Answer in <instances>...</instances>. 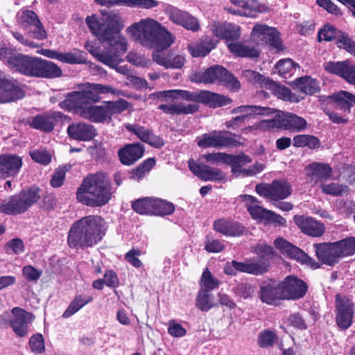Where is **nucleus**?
Listing matches in <instances>:
<instances>
[{
    "mask_svg": "<svg viewBox=\"0 0 355 355\" xmlns=\"http://www.w3.org/2000/svg\"><path fill=\"white\" fill-rule=\"evenodd\" d=\"M130 37L139 44L155 51L169 48L175 42V37L164 26L151 18L135 22L127 28Z\"/></svg>",
    "mask_w": 355,
    "mask_h": 355,
    "instance_id": "nucleus-1",
    "label": "nucleus"
},
{
    "mask_svg": "<svg viewBox=\"0 0 355 355\" xmlns=\"http://www.w3.org/2000/svg\"><path fill=\"white\" fill-rule=\"evenodd\" d=\"M104 235V220L98 216H87L75 222L67 238L70 248H85L97 244Z\"/></svg>",
    "mask_w": 355,
    "mask_h": 355,
    "instance_id": "nucleus-2",
    "label": "nucleus"
},
{
    "mask_svg": "<svg viewBox=\"0 0 355 355\" xmlns=\"http://www.w3.org/2000/svg\"><path fill=\"white\" fill-rule=\"evenodd\" d=\"M110 183L103 173L87 175L76 192L78 202L90 207H102L112 198Z\"/></svg>",
    "mask_w": 355,
    "mask_h": 355,
    "instance_id": "nucleus-3",
    "label": "nucleus"
},
{
    "mask_svg": "<svg viewBox=\"0 0 355 355\" xmlns=\"http://www.w3.org/2000/svg\"><path fill=\"white\" fill-rule=\"evenodd\" d=\"M85 22L89 30L101 42L111 41L119 45L121 52H126L128 43L126 39L120 33L123 25L116 17H107L98 20L95 15L89 16Z\"/></svg>",
    "mask_w": 355,
    "mask_h": 355,
    "instance_id": "nucleus-4",
    "label": "nucleus"
},
{
    "mask_svg": "<svg viewBox=\"0 0 355 355\" xmlns=\"http://www.w3.org/2000/svg\"><path fill=\"white\" fill-rule=\"evenodd\" d=\"M40 189L33 187L27 191L11 196L8 202L0 205V211L6 214H20L27 211L40 198Z\"/></svg>",
    "mask_w": 355,
    "mask_h": 355,
    "instance_id": "nucleus-5",
    "label": "nucleus"
},
{
    "mask_svg": "<svg viewBox=\"0 0 355 355\" xmlns=\"http://www.w3.org/2000/svg\"><path fill=\"white\" fill-rule=\"evenodd\" d=\"M34 320L33 314L15 307L11 313L5 312L1 315L3 324H9L14 333L19 337H24L29 332V324Z\"/></svg>",
    "mask_w": 355,
    "mask_h": 355,
    "instance_id": "nucleus-6",
    "label": "nucleus"
},
{
    "mask_svg": "<svg viewBox=\"0 0 355 355\" xmlns=\"http://www.w3.org/2000/svg\"><path fill=\"white\" fill-rule=\"evenodd\" d=\"M17 20L19 25L30 37L39 41L47 38V31L34 11L21 10L17 14Z\"/></svg>",
    "mask_w": 355,
    "mask_h": 355,
    "instance_id": "nucleus-7",
    "label": "nucleus"
},
{
    "mask_svg": "<svg viewBox=\"0 0 355 355\" xmlns=\"http://www.w3.org/2000/svg\"><path fill=\"white\" fill-rule=\"evenodd\" d=\"M230 132L213 131L203 134L198 137L197 144L201 148H223L234 147L240 146L241 143L236 141Z\"/></svg>",
    "mask_w": 355,
    "mask_h": 355,
    "instance_id": "nucleus-8",
    "label": "nucleus"
},
{
    "mask_svg": "<svg viewBox=\"0 0 355 355\" xmlns=\"http://www.w3.org/2000/svg\"><path fill=\"white\" fill-rule=\"evenodd\" d=\"M199 81L206 84L218 81L235 90L239 89L241 87L239 81L232 73H230L225 68L218 65L208 68L201 74Z\"/></svg>",
    "mask_w": 355,
    "mask_h": 355,
    "instance_id": "nucleus-9",
    "label": "nucleus"
},
{
    "mask_svg": "<svg viewBox=\"0 0 355 355\" xmlns=\"http://www.w3.org/2000/svg\"><path fill=\"white\" fill-rule=\"evenodd\" d=\"M291 191V184L284 180H275L270 184H259L256 186V191L259 195L275 202L288 198Z\"/></svg>",
    "mask_w": 355,
    "mask_h": 355,
    "instance_id": "nucleus-10",
    "label": "nucleus"
},
{
    "mask_svg": "<svg viewBox=\"0 0 355 355\" xmlns=\"http://www.w3.org/2000/svg\"><path fill=\"white\" fill-rule=\"evenodd\" d=\"M261 123L262 126L268 128L277 127L296 131L304 130L306 126L305 119L290 112H282L281 114L276 116L275 119L262 121Z\"/></svg>",
    "mask_w": 355,
    "mask_h": 355,
    "instance_id": "nucleus-11",
    "label": "nucleus"
},
{
    "mask_svg": "<svg viewBox=\"0 0 355 355\" xmlns=\"http://www.w3.org/2000/svg\"><path fill=\"white\" fill-rule=\"evenodd\" d=\"M40 58L17 53L9 60V67L23 75L38 78Z\"/></svg>",
    "mask_w": 355,
    "mask_h": 355,
    "instance_id": "nucleus-12",
    "label": "nucleus"
},
{
    "mask_svg": "<svg viewBox=\"0 0 355 355\" xmlns=\"http://www.w3.org/2000/svg\"><path fill=\"white\" fill-rule=\"evenodd\" d=\"M252 37L253 40H256L257 44L261 42V44H270L277 51L284 49L279 34L275 28L257 24L252 29Z\"/></svg>",
    "mask_w": 355,
    "mask_h": 355,
    "instance_id": "nucleus-13",
    "label": "nucleus"
},
{
    "mask_svg": "<svg viewBox=\"0 0 355 355\" xmlns=\"http://www.w3.org/2000/svg\"><path fill=\"white\" fill-rule=\"evenodd\" d=\"M274 244L284 254L303 263L309 264L313 268H318L320 264L299 248L282 238L275 239Z\"/></svg>",
    "mask_w": 355,
    "mask_h": 355,
    "instance_id": "nucleus-14",
    "label": "nucleus"
},
{
    "mask_svg": "<svg viewBox=\"0 0 355 355\" xmlns=\"http://www.w3.org/2000/svg\"><path fill=\"white\" fill-rule=\"evenodd\" d=\"M67 119L60 112H49L28 119L27 123L33 129L49 132L54 129L55 122L62 121Z\"/></svg>",
    "mask_w": 355,
    "mask_h": 355,
    "instance_id": "nucleus-15",
    "label": "nucleus"
},
{
    "mask_svg": "<svg viewBox=\"0 0 355 355\" xmlns=\"http://www.w3.org/2000/svg\"><path fill=\"white\" fill-rule=\"evenodd\" d=\"M109 43L108 49L106 51H100L98 48L92 45H87V50L94 55L99 62L109 66L115 67L119 60V56L125 52L119 51V45L114 42L107 41Z\"/></svg>",
    "mask_w": 355,
    "mask_h": 355,
    "instance_id": "nucleus-16",
    "label": "nucleus"
},
{
    "mask_svg": "<svg viewBox=\"0 0 355 355\" xmlns=\"http://www.w3.org/2000/svg\"><path fill=\"white\" fill-rule=\"evenodd\" d=\"M315 255L322 263L333 266L342 258L337 242L315 243Z\"/></svg>",
    "mask_w": 355,
    "mask_h": 355,
    "instance_id": "nucleus-17",
    "label": "nucleus"
},
{
    "mask_svg": "<svg viewBox=\"0 0 355 355\" xmlns=\"http://www.w3.org/2000/svg\"><path fill=\"white\" fill-rule=\"evenodd\" d=\"M25 92L15 80L4 76L0 80V103L14 102L24 97Z\"/></svg>",
    "mask_w": 355,
    "mask_h": 355,
    "instance_id": "nucleus-18",
    "label": "nucleus"
},
{
    "mask_svg": "<svg viewBox=\"0 0 355 355\" xmlns=\"http://www.w3.org/2000/svg\"><path fill=\"white\" fill-rule=\"evenodd\" d=\"M280 283L284 300L301 298L307 291L306 284L294 276H288Z\"/></svg>",
    "mask_w": 355,
    "mask_h": 355,
    "instance_id": "nucleus-19",
    "label": "nucleus"
},
{
    "mask_svg": "<svg viewBox=\"0 0 355 355\" xmlns=\"http://www.w3.org/2000/svg\"><path fill=\"white\" fill-rule=\"evenodd\" d=\"M170 20L176 25L181 26L188 31L197 32L200 28L199 20L189 12L173 7L168 12Z\"/></svg>",
    "mask_w": 355,
    "mask_h": 355,
    "instance_id": "nucleus-20",
    "label": "nucleus"
},
{
    "mask_svg": "<svg viewBox=\"0 0 355 355\" xmlns=\"http://www.w3.org/2000/svg\"><path fill=\"white\" fill-rule=\"evenodd\" d=\"M259 294L261 302L269 305L276 304L277 302L284 300L281 283L274 280L263 283Z\"/></svg>",
    "mask_w": 355,
    "mask_h": 355,
    "instance_id": "nucleus-21",
    "label": "nucleus"
},
{
    "mask_svg": "<svg viewBox=\"0 0 355 355\" xmlns=\"http://www.w3.org/2000/svg\"><path fill=\"white\" fill-rule=\"evenodd\" d=\"M189 168L197 177L203 181H220L225 179V173L219 168H212L194 160L189 161Z\"/></svg>",
    "mask_w": 355,
    "mask_h": 355,
    "instance_id": "nucleus-22",
    "label": "nucleus"
},
{
    "mask_svg": "<svg viewBox=\"0 0 355 355\" xmlns=\"http://www.w3.org/2000/svg\"><path fill=\"white\" fill-rule=\"evenodd\" d=\"M353 303L344 297L336 296V322L338 327L346 329L352 324L353 318Z\"/></svg>",
    "mask_w": 355,
    "mask_h": 355,
    "instance_id": "nucleus-23",
    "label": "nucleus"
},
{
    "mask_svg": "<svg viewBox=\"0 0 355 355\" xmlns=\"http://www.w3.org/2000/svg\"><path fill=\"white\" fill-rule=\"evenodd\" d=\"M21 166L22 159L19 156L9 153L0 155V178L17 176Z\"/></svg>",
    "mask_w": 355,
    "mask_h": 355,
    "instance_id": "nucleus-24",
    "label": "nucleus"
},
{
    "mask_svg": "<svg viewBox=\"0 0 355 355\" xmlns=\"http://www.w3.org/2000/svg\"><path fill=\"white\" fill-rule=\"evenodd\" d=\"M293 219L297 226L306 235L320 237L325 232L324 224L311 217L295 216Z\"/></svg>",
    "mask_w": 355,
    "mask_h": 355,
    "instance_id": "nucleus-25",
    "label": "nucleus"
},
{
    "mask_svg": "<svg viewBox=\"0 0 355 355\" xmlns=\"http://www.w3.org/2000/svg\"><path fill=\"white\" fill-rule=\"evenodd\" d=\"M125 127L129 132L135 134L139 139L142 141L159 148L164 145V140L162 137L155 135L153 132L146 128L144 126H141L138 124H125Z\"/></svg>",
    "mask_w": 355,
    "mask_h": 355,
    "instance_id": "nucleus-26",
    "label": "nucleus"
},
{
    "mask_svg": "<svg viewBox=\"0 0 355 355\" xmlns=\"http://www.w3.org/2000/svg\"><path fill=\"white\" fill-rule=\"evenodd\" d=\"M144 146L140 143L125 145L118 151L121 162L124 165H132L144 154Z\"/></svg>",
    "mask_w": 355,
    "mask_h": 355,
    "instance_id": "nucleus-27",
    "label": "nucleus"
},
{
    "mask_svg": "<svg viewBox=\"0 0 355 355\" xmlns=\"http://www.w3.org/2000/svg\"><path fill=\"white\" fill-rule=\"evenodd\" d=\"M67 134L71 139L78 141H90L96 135V129L91 124L73 123L67 128Z\"/></svg>",
    "mask_w": 355,
    "mask_h": 355,
    "instance_id": "nucleus-28",
    "label": "nucleus"
},
{
    "mask_svg": "<svg viewBox=\"0 0 355 355\" xmlns=\"http://www.w3.org/2000/svg\"><path fill=\"white\" fill-rule=\"evenodd\" d=\"M153 59L159 65L166 69H181L186 61L184 55L175 54L171 51L166 54L162 53L161 51H155L153 53Z\"/></svg>",
    "mask_w": 355,
    "mask_h": 355,
    "instance_id": "nucleus-29",
    "label": "nucleus"
},
{
    "mask_svg": "<svg viewBox=\"0 0 355 355\" xmlns=\"http://www.w3.org/2000/svg\"><path fill=\"white\" fill-rule=\"evenodd\" d=\"M89 105L82 91L69 93L65 99L60 103L62 108L67 110H74L80 116L82 110L86 109Z\"/></svg>",
    "mask_w": 355,
    "mask_h": 355,
    "instance_id": "nucleus-30",
    "label": "nucleus"
},
{
    "mask_svg": "<svg viewBox=\"0 0 355 355\" xmlns=\"http://www.w3.org/2000/svg\"><path fill=\"white\" fill-rule=\"evenodd\" d=\"M214 228L216 232L227 236H239L245 232V228L238 222L225 219L215 221Z\"/></svg>",
    "mask_w": 355,
    "mask_h": 355,
    "instance_id": "nucleus-31",
    "label": "nucleus"
},
{
    "mask_svg": "<svg viewBox=\"0 0 355 355\" xmlns=\"http://www.w3.org/2000/svg\"><path fill=\"white\" fill-rule=\"evenodd\" d=\"M307 175L315 184L327 180L332 175V169L327 164L315 162L308 165Z\"/></svg>",
    "mask_w": 355,
    "mask_h": 355,
    "instance_id": "nucleus-32",
    "label": "nucleus"
},
{
    "mask_svg": "<svg viewBox=\"0 0 355 355\" xmlns=\"http://www.w3.org/2000/svg\"><path fill=\"white\" fill-rule=\"evenodd\" d=\"M85 98L90 104L92 102H97L99 101V95L101 94H115L116 90L109 85L101 84L86 83L85 89L82 91Z\"/></svg>",
    "mask_w": 355,
    "mask_h": 355,
    "instance_id": "nucleus-33",
    "label": "nucleus"
},
{
    "mask_svg": "<svg viewBox=\"0 0 355 355\" xmlns=\"http://www.w3.org/2000/svg\"><path fill=\"white\" fill-rule=\"evenodd\" d=\"M230 1L235 6L241 8V10L237 11L230 9L229 11L235 15H239L248 17H254V12H262L259 3L255 0H230Z\"/></svg>",
    "mask_w": 355,
    "mask_h": 355,
    "instance_id": "nucleus-34",
    "label": "nucleus"
},
{
    "mask_svg": "<svg viewBox=\"0 0 355 355\" xmlns=\"http://www.w3.org/2000/svg\"><path fill=\"white\" fill-rule=\"evenodd\" d=\"M80 116L92 122H110V114L106 109V106L89 105L80 112Z\"/></svg>",
    "mask_w": 355,
    "mask_h": 355,
    "instance_id": "nucleus-35",
    "label": "nucleus"
},
{
    "mask_svg": "<svg viewBox=\"0 0 355 355\" xmlns=\"http://www.w3.org/2000/svg\"><path fill=\"white\" fill-rule=\"evenodd\" d=\"M158 109L162 110L168 114H190L196 112L199 106L198 104H185V103H173L162 104L159 105Z\"/></svg>",
    "mask_w": 355,
    "mask_h": 355,
    "instance_id": "nucleus-36",
    "label": "nucleus"
},
{
    "mask_svg": "<svg viewBox=\"0 0 355 355\" xmlns=\"http://www.w3.org/2000/svg\"><path fill=\"white\" fill-rule=\"evenodd\" d=\"M232 266L236 271L246 272L254 275H262L268 270V266L265 263L247 261L245 262L232 261Z\"/></svg>",
    "mask_w": 355,
    "mask_h": 355,
    "instance_id": "nucleus-37",
    "label": "nucleus"
},
{
    "mask_svg": "<svg viewBox=\"0 0 355 355\" xmlns=\"http://www.w3.org/2000/svg\"><path fill=\"white\" fill-rule=\"evenodd\" d=\"M229 50L239 57L256 58L259 56L260 51L257 46L241 42H230L227 44Z\"/></svg>",
    "mask_w": 355,
    "mask_h": 355,
    "instance_id": "nucleus-38",
    "label": "nucleus"
},
{
    "mask_svg": "<svg viewBox=\"0 0 355 355\" xmlns=\"http://www.w3.org/2000/svg\"><path fill=\"white\" fill-rule=\"evenodd\" d=\"M354 96L355 95L348 92L340 91L337 94L329 96V98L333 101L335 109L349 112L351 107L354 104Z\"/></svg>",
    "mask_w": 355,
    "mask_h": 355,
    "instance_id": "nucleus-39",
    "label": "nucleus"
},
{
    "mask_svg": "<svg viewBox=\"0 0 355 355\" xmlns=\"http://www.w3.org/2000/svg\"><path fill=\"white\" fill-rule=\"evenodd\" d=\"M245 202L246 208L254 219L265 220L270 210L266 209L258 204V200L250 195L241 196Z\"/></svg>",
    "mask_w": 355,
    "mask_h": 355,
    "instance_id": "nucleus-40",
    "label": "nucleus"
},
{
    "mask_svg": "<svg viewBox=\"0 0 355 355\" xmlns=\"http://www.w3.org/2000/svg\"><path fill=\"white\" fill-rule=\"evenodd\" d=\"M212 31L216 37L228 40H236L240 37L239 26L232 24L214 25Z\"/></svg>",
    "mask_w": 355,
    "mask_h": 355,
    "instance_id": "nucleus-41",
    "label": "nucleus"
},
{
    "mask_svg": "<svg viewBox=\"0 0 355 355\" xmlns=\"http://www.w3.org/2000/svg\"><path fill=\"white\" fill-rule=\"evenodd\" d=\"M200 103L210 107H219L230 104L232 101L230 98L207 90H202Z\"/></svg>",
    "mask_w": 355,
    "mask_h": 355,
    "instance_id": "nucleus-42",
    "label": "nucleus"
},
{
    "mask_svg": "<svg viewBox=\"0 0 355 355\" xmlns=\"http://www.w3.org/2000/svg\"><path fill=\"white\" fill-rule=\"evenodd\" d=\"M266 87L272 90L273 94L284 101H288L291 102H299L300 98L295 94H293L289 88L277 84L271 80H266ZM303 97L301 98V99Z\"/></svg>",
    "mask_w": 355,
    "mask_h": 355,
    "instance_id": "nucleus-43",
    "label": "nucleus"
},
{
    "mask_svg": "<svg viewBox=\"0 0 355 355\" xmlns=\"http://www.w3.org/2000/svg\"><path fill=\"white\" fill-rule=\"evenodd\" d=\"M215 47V43L209 37H205L197 43L188 45V50L193 57H204Z\"/></svg>",
    "mask_w": 355,
    "mask_h": 355,
    "instance_id": "nucleus-44",
    "label": "nucleus"
},
{
    "mask_svg": "<svg viewBox=\"0 0 355 355\" xmlns=\"http://www.w3.org/2000/svg\"><path fill=\"white\" fill-rule=\"evenodd\" d=\"M62 71L54 62L40 58L38 78H55L60 77Z\"/></svg>",
    "mask_w": 355,
    "mask_h": 355,
    "instance_id": "nucleus-45",
    "label": "nucleus"
},
{
    "mask_svg": "<svg viewBox=\"0 0 355 355\" xmlns=\"http://www.w3.org/2000/svg\"><path fill=\"white\" fill-rule=\"evenodd\" d=\"M276 110L275 109L258 105H241L232 110V113H241L243 114L242 115H245V118L252 115H270L274 114Z\"/></svg>",
    "mask_w": 355,
    "mask_h": 355,
    "instance_id": "nucleus-46",
    "label": "nucleus"
},
{
    "mask_svg": "<svg viewBox=\"0 0 355 355\" xmlns=\"http://www.w3.org/2000/svg\"><path fill=\"white\" fill-rule=\"evenodd\" d=\"M196 306L202 311H208L217 306L212 293L204 290H199L196 298Z\"/></svg>",
    "mask_w": 355,
    "mask_h": 355,
    "instance_id": "nucleus-47",
    "label": "nucleus"
},
{
    "mask_svg": "<svg viewBox=\"0 0 355 355\" xmlns=\"http://www.w3.org/2000/svg\"><path fill=\"white\" fill-rule=\"evenodd\" d=\"M153 197H144L132 202V209L139 214L153 216Z\"/></svg>",
    "mask_w": 355,
    "mask_h": 355,
    "instance_id": "nucleus-48",
    "label": "nucleus"
},
{
    "mask_svg": "<svg viewBox=\"0 0 355 355\" xmlns=\"http://www.w3.org/2000/svg\"><path fill=\"white\" fill-rule=\"evenodd\" d=\"M93 300V297L87 295H78L74 297L67 309L62 313L64 318H68L78 312L81 308Z\"/></svg>",
    "mask_w": 355,
    "mask_h": 355,
    "instance_id": "nucleus-49",
    "label": "nucleus"
},
{
    "mask_svg": "<svg viewBox=\"0 0 355 355\" xmlns=\"http://www.w3.org/2000/svg\"><path fill=\"white\" fill-rule=\"evenodd\" d=\"M350 64L351 62L348 61L327 62L324 63V69L326 71L337 75L345 80Z\"/></svg>",
    "mask_w": 355,
    "mask_h": 355,
    "instance_id": "nucleus-50",
    "label": "nucleus"
},
{
    "mask_svg": "<svg viewBox=\"0 0 355 355\" xmlns=\"http://www.w3.org/2000/svg\"><path fill=\"white\" fill-rule=\"evenodd\" d=\"M175 207L173 203L161 198H153V216H164L173 213Z\"/></svg>",
    "mask_w": 355,
    "mask_h": 355,
    "instance_id": "nucleus-51",
    "label": "nucleus"
},
{
    "mask_svg": "<svg viewBox=\"0 0 355 355\" xmlns=\"http://www.w3.org/2000/svg\"><path fill=\"white\" fill-rule=\"evenodd\" d=\"M297 87L304 94L313 95L319 91L316 80L309 77H302L297 80Z\"/></svg>",
    "mask_w": 355,
    "mask_h": 355,
    "instance_id": "nucleus-52",
    "label": "nucleus"
},
{
    "mask_svg": "<svg viewBox=\"0 0 355 355\" xmlns=\"http://www.w3.org/2000/svg\"><path fill=\"white\" fill-rule=\"evenodd\" d=\"M220 285V282L214 278L211 272L206 268L202 275L200 282V290H204L207 292L211 291L212 290L218 288Z\"/></svg>",
    "mask_w": 355,
    "mask_h": 355,
    "instance_id": "nucleus-53",
    "label": "nucleus"
},
{
    "mask_svg": "<svg viewBox=\"0 0 355 355\" xmlns=\"http://www.w3.org/2000/svg\"><path fill=\"white\" fill-rule=\"evenodd\" d=\"M293 145L296 147L308 146L310 148H316L320 146V141L312 135H299L294 137Z\"/></svg>",
    "mask_w": 355,
    "mask_h": 355,
    "instance_id": "nucleus-54",
    "label": "nucleus"
},
{
    "mask_svg": "<svg viewBox=\"0 0 355 355\" xmlns=\"http://www.w3.org/2000/svg\"><path fill=\"white\" fill-rule=\"evenodd\" d=\"M249 156L245 154L237 155H229L227 164L232 167V173L238 172L239 169L242 168L243 166L251 162Z\"/></svg>",
    "mask_w": 355,
    "mask_h": 355,
    "instance_id": "nucleus-55",
    "label": "nucleus"
},
{
    "mask_svg": "<svg viewBox=\"0 0 355 355\" xmlns=\"http://www.w3.org/2000/svg\"><path fill=\"white\" fill-rule=\"evenodd\" d=\"M336 242L341 257L355 254V237H348Z\"/></svg>",
    "mask_w": 355,
    "mask_h": 355,
    "instance_id": "nucleus-56",
    "label": "nucleus"
},
{
    "mask_svg": "<svg viewBox=\"0 0 355 355\" xmlns=\"http://www.w3.org/2000/svg\"><path fill=\"white\" fill-rule=\"evenodd\" d=\"M342 31L337 30L331 25L327 24L322 29H320L318 34V40L321 41H331L334 39H338V35Z\"/></svg>",
    "mask_w": 355,
    "mask_h": 355,
    "instance_id": "nucleus-57",
    "label": "nucleus"
},
{
    "mask_svg": "<svg viewBox=\"0 0 355 355\" xmlns=\"http://www.w3.org/2000/svg\"><path fill=\"white\" fill-rule=\"evenodd\" d=\"M275 68L278 70V73L286 76V74L295 71L297 68H300L298 64L294 62L291 59L286 58L281 60L275 64Z\"/></svg>",
    "mask_w": 355,
    "mask_h": 355,
    "instance_id": "nucleus-58",
    "label": "nucleus"
},
{
    "mask_svg": "<svg viewBox=\"0 0 355 355\" xmlns=\"http://www.w3.org/2000/svg\"><path fill=\"white\" fill-rule=\"evenodd\" d=\"M338 46L355 56V42L347 33L342 32L337 40Z\"/></svg>",
    "mask_w": 355,
    "mask_h": 355,
    "instance_id": "nucleus-59",
    "label": "nucleus"
},
{
    "mask_svg": "<svg viewBox=\"0 0 355 355\" xmlns=\"http://www.w3.org/2000/svg\"><path fill=\"white\" fill-rule=\"evenodd\" d=\"M276 340L277 336L275 333L269 330H264L259 334L258 345L262 348L268 347L272 346Z\"/></svg>",
    "mask_w": 355,
    "mask_h": 355,
    "instance_id": "nucleus-60",
    "label": "nucleus"
},
{
    "mask_svg": "<svg viewBox=\"0 0 355 355\" xmlns=\"http://www.w3.org/2000/svg\"><path fill=\"white\" fill-rule=\"evenodd\" d=\"M155 164V159L154 158H148L146 159L133 171L132 174L134 178L137 180L141 179L146 173L150 171Z\"/></svg>",
    "mask_w": 355,
    "mask_h": 355,
    "instance_id": "nucleus-61",
    "label": "nucleus"
},
{
    "mask_svg": "<svg viewBox=\"0 0 355 355\" xmlns=\"http://www.w3.org/2000/svg\"><path fill=\"white\" fill-rule=\"evenodd\" d=\"M320 189L324 193L332 196H340L346 191L347 187L338 183L331 182L329 184H322Z\"/></svg>",
    "mask_w": 355,
    "mask_h": 355,
    "instance_id": "nucleus-62",
    "label": "nucleus"
},
{
    "mask_svg": "<svg viewBox=\"0 0 355 355\" xmlns=\"http://www.w3.org/2000/svg\"><path fill=\"white\" fill-rule=\"evenodd\" d=\"M129 107V103L124 99H120L116 101L108 102L106 105V109L110 114V120L114 114L121 113L127 110Z\"/></svg>",
    "mask_w": 355,
    "mask_h": 355,
    "instance_id": "nucleus-63",
    "label": "nucleus"
},
{
    "mask_svg": "<svg viewBox=\"0 0 355 355\" xmlns=\"http://www.w3.org/2000/svg\"><path fill=\"white\" fill-rule=\"evenodd\" d=\"M225 248L224 244L219 240L214 239L209 236H206L205 250L208 252L218 253Z\"/></svg>",
    "mask_w": 355,
    "mask_h": 355,
    "instance_id": "nucleus-64",
    "label": "nucleus"
}]
</instances>
